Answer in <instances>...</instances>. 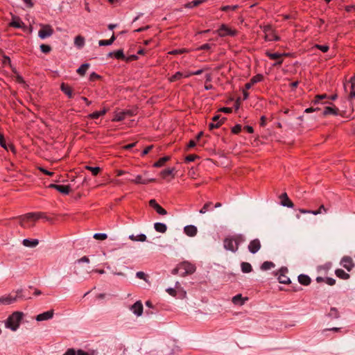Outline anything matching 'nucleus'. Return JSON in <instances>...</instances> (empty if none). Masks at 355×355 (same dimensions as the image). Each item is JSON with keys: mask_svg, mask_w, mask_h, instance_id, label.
<instances>
[{"mask_svg": "<svg viewBox=\"0 0 355 355\" xmlns=\"http://www.w3.org/2000/svg\"><path fill=\"white\" fill-rule=\"evenodd\" d=\"M245 240V236L243 234L228 236L223 241V247L226 250L235 253L238 251L239 245L243 243Z\"/></svg>", "mask_w": 355, "mask_h": 355, "instance_id": "1", "label": "nucleus"}, {"mask_svg": "<svg viewBox=\"0 0 355 355\" xmlns=\"http://www.w3.org/2000/svg\"><path fill=\"white\" fill-rule=\"evenodd\" d=\"M23 315L24 313L19 311H15L12 313L5 322L6 327L10 329L13 331H16L19 327Z\"/></svg>", "mask_w": 355, "mask_h": 355, "instance_id": "2", "label": "nucleus"}, {"mask_svg": "<svg viewBox=\"0 0 355 355\" xmlns=\"http://www.w3.org/2000/svg\"><path fill=\"white\" fill-rule=\"evenodd\" d=\"M42 216L40 213H28L18 217L19 224L24 227H31L33 224L30 223L31 221H35Z\"/></svg>", "mask_w": 355, "mask_h": 355, "instance_id": "3", "label": "nucleus"}, {"mask_svg": "<svg viewBox=\"0 0 355 355\" xmlns=\"http://www.w3.org/2000/svg\"><path fill=\"white\" fill-rule=\"evenodd\" d=\"M40 26L41 29L38 32V36L41 39L51 37L53 34L54 31L49 24H40Z\"/></svg>", "mask_w": 355, "mask_h": 355, "instance_id": "4", "label": "nucleus"}, {"mask_svg": "<svg viewBox=\"0 0 355 355\" xmlns=\"http://www.w3.org/2000/svg\"><path fill=\"white\" fill-rule=\"evenodd\" d=\"M180 267L182 270V276L193 274L196 271V266L189 262L184 261L180 263Z\"/></svg>", "mask_w": 355, "mask_h": 355, "instance_id": "5", "label": "nucleus"}, {"mask_svg": "<svg viewBox=\"0 0 355 355\" xmlns=\"http://www.w3.org/2000/svg\"><path fill=\"white\" fill-rule=\"evenodd\" d=\"M288 270L286 268H282L277 273L278 276V280L281 284H289L291 283L290 278L287 276Z\"/></svg>", "mask_w": 355, "mask_h": 355, "instance_id": "6", "label": "nucleus"}, {"mask_svg": "<svg viewBox=\"0 0 355 355\" xmlns=\"http://www.w3.org/2000/svg\"><path fill=\"white\" fill-rule=\"evenodd\" d=\"M340 265L347 271L352 270L355 266L352 259L348 256H345L342 258Z\"/></svg>", "mask_w": 355, "mask_h": 355, "instance_id": "7", "label": "nucleus"}, {"mask_svg": "<svg viewBox=\"0 0 355 355\" xmlns=\"http://www.w3.org/2000/svg\"><path fill=\"white\" fill-rule=\"evenodd\" d=\"M135 112L133 110H127L123 112H116L113 121H121L123 120L126 116H133Z\"/></svg>", "mask_w": 355, "mask_h": 355, "instance_id": "8", "label": "nucleus"}, {"mask_svg": "<svg viewBox=\"0 0 355 355\" xmlns=\"http://www.w3.org/2000/svg\"><path fill=\"white\" fill-rule=\"evenodd\" d=\"M261 248V244L258 239L252 240L248 245V250L252 254L257 253Z\"/></svg>", "mask_w": 355, "mask_h": 355, "instance_id": "9", "label": "nucleus"}, {"mask_svg": "<svg viewBox=\"0 0 355 355\" xmlns=\"http://www.w3.org/2000/svg\"><path fill=\"white\" fill-rule=\"evenodd\" d=\"M130 310L137 316H141L143 313V305L141 301H137L134 304L130 306Z\"/></svg>", "mask_w": 355, "mask_h": 355, "instance_id": "10", "label": "nucleus"}, {"mask_svg": "<svg viewBox=\"0 0 355 355\" xmlns=\"http://www.w3.org/2000/svg\"><path fill=\"white\" fill-rule=\"evenodd\" d=\"M218 31V34L220 37H225L227 35H232L233 36L236 34L235 31L230 29L225 25H222Z\"/></svg>", "mask_w": 355, "mask_h": 355, "instance_id": "11", "label": "nucleus"}, {"mask_svg": "<svg viewBox=\"0 0 355 355\" xmlns=\"http://www.w3.org/2000/svg\"><path fill=\"white\" fill-rule=\"evenodd\" d=\"M149 205L150 207L154 208L155 211L160 215H166L167 214V211L162 208L159 204L157 203L156 200L152 199L149 201Z\"/></svg>", "mask_w": 355, "mask_h": 355, "instance_id": "12", "label": "nucleus"}, {"mask_svg": "<svg viewBox=\"0 0 355 355\" xmlns=\"http://www.w3.org/2000/svg\"><path fill=\"white\" fill-rule=\"evenodd\" d=\"M54 314L53 310H50L46 312H44L42 313H40L37 315L36 320L37 321H43V320H47L53 318Z\"/></svg>", "mask_w": 355, "mask_h": 355, "instance_id": "13", "label": "nucleus"}, {"mask_svg": "<svg viewBox=\"0 0 355 355\" xmlns=\"http://www.w3.org/2000/svg\"><path fill=\"white\" fill-rule=\"evenodd\" d=\"M280 198L282 199L281 205L284 207H287L289 208H293L294 207V204L292 201L288 198L286 193H284L280 196Z\"/></svg>", "mask_w": 355, "mask_h": 355, "instance_id": "14", "label": "nucleus"}, {"mask_svg": "<svg viewBox=\"0 0 355 355\" xmlns=\"http://www.w3.org/2000/svg\"><path fill=\"white\" fill-rule=\"evenodd\" d=\"M184 232L189 236H194L196 235L198 230L196 226L189 225L184 227Z\"/></svg>", "mask_w": 355, "mask_h": 355, "instance_id": "15", "label": "nucleus"}, {"mask_svg": "<svg viewBox=\"0 0 355 355\" xmlns=\"http://www.w3.org/2000/svg\"><path fill=\"white\" fill-rule=\"evenodd\" d=\"M248 300V297H243L241 294H238L232 297V302L235 305L242 306Z\"/></svg>", "mask_w": 355, "mask_h": 355, "instance_id": "16", "label": "nucleus"}, {"mask_svg": "<svg viewBox=\"0 0 355 355\" xmlns=\"http://www.w3.org/2000/svg\"><path fill=\"white\" fill-rule=\"evenodd\" d=\"M128 180L131 182H133L136 184H146L149 182H154L155 180L154 178L143 180L141 175H137L135 179L128 178Z\"/></svg>", "mask_w": 355, "mask_h": 355, "instance_id": "17", "label": "nucleus"}, {"mask_svg": "<svg viewBox=\"0 0 355 355\" xmlns=\"http://www.w3.org/2000/svg\"><path fill=\"white\" fill-rule=\"evenodd\" d=\"M10 26L15 28H22L24 26V24L21 21L19 17L12 16V21L10 23Z\"/></svg>", "mask_w": 355, "mask_h": 355, "instance_id": "18", "label": "nucleus"}, {"mask_svg": "<svg viewBox=\"0 0 355 355\" xmlns=\"http://www.w3.org/2000/svg\"><path fill=\"white\" fill-rule=\"evenodd\" d=\"M266 55L272 60L279 59L275 64L274 66L280 65L282 63V60H281V57L283 55V54L277 53H269L267 52Z\"/></svg>", "mask_w": 355, "mask_h": 355, "instance_id": "19", "label": "nucleus"}, {"mask_svg": "<svg viewBox=\"0 0 355 355\" xmlns=\"http://www.w3.org/2000/svg\"><path fill=\"white\" fill-rule=\"evenodd\" d=\"M17 300V296L12 297L11 295L4 296L0 297V304H10Z\"/></svg>", "mask_w": 355, "mask_h": 355, "instance_id": "20", "label": "nucleus"}, {"mask_svg": "<svg viewBox=\"0 0 355 355\" xmlns=\"http://www.w3.org/2000/svg\"><path fill=\"white\" fill-rule=\"evenodd\" d=\"M262 79H263V76L261 74H258V75L252 77L250 80V82L245 84V89H249L252 87V85H254L258 82H260Z\"/></svg>", "mask_w": 355, "mask_h": 355, "instance_id": "21", "label": "nucleus"}, {"mask_svg": "<svg viewBox=\"0 0 355 355\" xmlns=\"http://www.w3.org/2000/svg\"><path fill=\"white\" fill-rule=\"evenodd\" d=\"M22 243H23V245L26 247L34 248L38 245L39 241L37 239L31 240L28 239H25L23 240Z\"/></svg>", "mask_w": 355, "mask_h": 355, "instance_id": "22", "label": "nucleus"}, {"mask_svg": "<svg viewBox=\"0 0 355 355\" xmlns=\"http://www.w3.org/2000/svg\"><path fill=\"white\" fill-rule=\"evenodd\" d=\"M60 89L69 98H72V91L70 87L65 83H62L60 85Z\"/></svg>", "mask_w": 355, "mask_h": 355, "instance_id": "23", "label": "nucleus"}, {"mask_svg": "<svg viewBox=\"0 0 355 355\" xmlns=\"http://www.w3.org/2000/svg\"><path fill=\"white\" fill-rule=\"evenodd\" d=\"M155 230L160 233H165L167 230V227L164 223H155L154 224Z\"/></svg>", "mask_w": 355, "mask_h": 355, "instance_id": "24", "label": "nucleus"}, {"mask_svg": "<svg viewBox=\"0 0 355 355\" xmlns=\"http://www.w3.org/2000/svg\"><path fill=\"white\" fill-rule=\"evenodd\" d=\"M64 355H89L87 352L79 349L77 352L73 349H69Z\"/></svg>", "mask_w": 355, "mask_h": 355, "instance_id": "25", "label": "nucleus"}, {"mask_svg": "<svg viewBox=\"0 0 355 355\" xmlns=\"http://www.w3.org/2000/svg\"><path fill=\"white\" fill-rule=\"evenodd\" d=\"M298 281L301 284L307 286L310 284L311 279L306 275H300L298 276Z\"/></svg>", "mask_w": 355, "mask_h": 355, "instance_id": "26", "label": "nucleus"}, {"mask_svg": "<svg viewBox=\"0 0 355 355\" xmlns=\"http://www.w3.org/2000/svg\"><path fill=\"white\" fill-rule=\"evenodd\" d=\"M129 239L133 241H141L144 242L146 240V236L144 234H140L139 235L131 234L129 236Z\"/></svg>", "mask_w": 355, "mask_h": 355, "instance_id": "27", "label": "nucleus"}, {"mask_svg": "<svg viewBox=\"0 0 355 355\" xmlns=\"http://www.w3.org/2000/svg\"><path fill=\"white\" fill-rule=\"evenodd\" d=\"M335 274L338 277H339L342 279H348L349 278V275L348 273L345 272L342 269L336 270Z\"/></svg>", "mask_w": 355, "mask_h": 355, "instance_id": "28", "label": "nucleus"}, {"mask_svg": "<svg viewBox=\"0 0 355 355\" xmlns=\"http://www.w3.org/2000/svg\"><path fill=\"white\" fill-rule=\"evenodd\" d=\"M328 114H334V115H338V110L337 108H334L329 106H327L324 108V110L323 112V115H328Z\"/></svg>", "mask_w": 355, "mask_h": 355, "instance_id": "29", "label": "nucleus"}, {"mask_svg": "<svg viewBox=\"0 0 355 355\" xmlns=\"http://www.w3.org/2000/svg\"><path fill=\"white\" fill-rule=\"evenodd\" d=\"M241 270L244 273L250 272L252 270V267L250 263L248 262H242L241 263Z\"/></svg>", "mask_w": 355, "mask_h": 355, "instance_id": "30", "label": "nucleus"}, {"mask_svg": "<svg viewBox=\"0 0 355 355\" xmlns=\"http://www.w3.org/2000/svg\"><path fill=\"white\" fill-rule=\"evenodd\" d=\"M57 191L62 194L67 195L70 192V186L69 185H58Z\"/></svg>", "mask_w": 355, "mask_h": 355, "instance_id": "31", "label": "nucleus"}, {"mask_svg": "<svg viewBox=\"0 0 355 355\" xmlns=\"http://www.w3.org/2000/svg\"><path fill=\"white\" fill-rule=\"evenodd\" d=\"M74 44L78 48L83 47L85 44L84 37L80 35L76 36L74 40Z\"/></svg>", "mask_w": 355, "mask_h": 355, "instance_id": "32", "label": "nucleus"}, {"mask_svg": "<svg viewBox=\"0 0 355 355\" xmlns=\"http://www.w3.org/2000/svg\"><path fill=\"white\" fill-rule=\"evenodd\" d=\"M205 0H193L191 2H189L184 5L185 8H192L193 7H196L203 3Z\"/></svg>", "mask_w": 355, "mask_h": 355, "instance_id": "33", "label": "nucleus"}, {"mask_svg": "<svg viewBox=\"0 0 355 355\" xmlns=\"http://www.w3.org/2000/svg\"><path fill=\"white\" fill-rule=\"evenodd\" d=\"M275 267V263L272 261H264L261 266V269L262 270H270L271 268H274Z\"/></svg>", "mask_w": 355, "mask_h": 355, "instance_id": "34", "label": "nucleus"}, {"mask_svg": "<svg viewBox=\"0 0 355 355\" xmlns=\"http://www.w3.org/2000/svg\"><path fill=\"white\" fill-rule=\"evenodd\" d=\"M272 31V28L270 25L265 26L263 27V32L265 33V39L268 41H272V39L270 37V33Z\"/></svg>", "mask_w": 355, "mask_h": 355, "instance_id": "35", "label": "nucleus"}, {"mask_svg": "<svg viewBox=\"0 0 355 355\" xmlns=\"http://www.w3.org/2000/svg\"><path fill=\"white\" fill-rule=\"evenodd\" d=\"M116 37L113 34L110 40H100L98 42L99 46H108L111 45L114 41L115 40Z\"/></svg>", "mask_w": 355, "mask_h": 355, "instance_id": "36", "label": "nucleus"}, {"mask_svg": "<svg viewBox=\"0 0 355 355\" xmlns=\"http://www.w3.org/2000/svg\"><path fill=\"white\" fill-rule=\"evenodd\" d=\"M89 64L87 63L82 64L78 69L77 73L80 74V76H84L86 71L89 68Z\"/></svg>", "mask_w": 355, "mask_h": 355, "instance_id": "37", "label": "nucleus"}, {"mask_svg": "<svg viewBox=\"0 0 355 355\" xmlns=\"http://www.w3.org/2000/svg\"><path fill=\"white\" fill-rule=\"evenodd\" d=\"M170 157H168V156H166V157H164L161 159H159L157 162H155L154 164H153V166L155 167H161L164 165V164L167 162L168 160H169Z\"/></svg>", "mask_w": 355, "mask_h": 355, "instance_id": "38", "label": "nucleus"}, {"mask_svg": "<svg viewBox=\"0 0 355 355\" xmlns=\"http://www.w3.org/2000/svg\"><path fill=\"white\" fill-rule=\"evenodd\" d=\"M327 213V209L323 205H321L318 210L311 211V214L313 215H318L322 213Z\"/></svg>", "mask_w": 355, "mask_h": 355, "instance_id": "39", "label": "nucleus"}, {"mask_svg": "<svg viewBox=\"0 0 355 355\" xmlns=\"http://www.w3.org/2000/svg\"><path fill=\"white\" fill-rule=\"evenodd\" d=\"M85 168L91 171L94 175H96L101 171L99 167H92L89 166H86Z\"/></svg>", "mask_w": 355, "mask_h": 355, "instance_id": "40", "label": "nucleus"}, {"mask_svg": "<svg viewBox=\"0 0 355 355\" xmlns=\"http://www.w3.org/2000/svg\"><path fill=\"white\" fill-rule=\"evenodd\" d=\"M114 57L116 58V59H121V60H125V56L123 54V51L122 49H119L117 50L116 51L114 52Z\"/></svg>", "mask_w": 355, "mask_h": 355, "instance_id": "41", "label": "nucleus"}, {"mask_svg": "<svg viewBox=\"0 0 355 355\" xmlns=\"http://www.w3.org/2000/svg\"><path fill=\"white\" fill-rule=\"evenodd\" d=\"M94 238L97 240H105L107 238V235L105 233H96L94 234Z\"/></svg>", "mask_w": 355, "mask_h": 355, "instance_id": "42", "label": "nucleus"}, {"mask_svg": "<svg viewBox=\"0 0 355 355\" xmlns=\"http://www.w3.org/2000/svg\"><path fill=\"white\" fill-rule=\"evenodd\" d=\"M40 48L42 52H43L44 53H48L51 51V47L47 44H42L40 45Z\"/></svg>", "mask_w": 355, "mask_h": 355, "instance_id": "43", "label": "nucleus"}, {"mask_svg": "<svg viewBox=\"0 0 355 355\" xmlns=\"http://www.w3.org/2000/svg\"><path fill=\"white\" fill-rule=\"evenodd\" d=\"M329 315L334 318H338L339 317L338 311L336 308H331Z\"/></svg>", "mask_w": 355, "mask_h": 355, "instance_id": "44", "label": "nucleus"}, {"mask_svg": "<svg viewBox=\"0 0 355 355\" xmlns=\"http://www.w3.org/2000/svg\"><path fill=\"white\" fill-rule=\"evenodd\" d=\"M174 171V168H168L166 170H164L161 172V175L164 178H165L166 176L170 175L173 173Z\"/></svg>", "mask_w": 355, "mask_h": 355, "instance_id": "45", "label": "nucleus"}, {"mask_svg": "<svg viewBox=\"0 0 355 355\" xmlns=\"http://www.w3.org/2000/svg\"><path fill=\"white\" fill-rule=\"evenodd\" d=\"M211 205V202H208L204 205L202 208L199 211L200 214H204L207 212L208 208Z\"/></svg>", "mask_w": 355, "mask_h": 355, "instance_id": "46", "label": "nucleus"}, {"mask_svg": "<svg viewBox=\"0 0 355 355\" xmlns=\"http://www.w3.org/2000/svg\"><path fill=\"white\" fill-rule=\"evenodd\" d=\"M0 146L7 150H8V146L6 144L4 136L2 134H0Z\"/></svg>", "mask_w": 355, "mask_h": 355, "instance_id": "47", "label": "nucleus"}, {"mask_svg": "<svg viewBox=\"0 0 355 355\" xmlns=\"http://www.w3.org/2000/svg\"><path fill=\"white\" fill-rule=\"evenodd\" d=\"M314 47L322 51V52H327L329 50V46L327 45L315 44Z\"/></svg>", "mask_w": 355, "mask_h": 355, "instance_id": "48", "label": "nucleus"}, {"mask_svg": "<svg viewBox=\"0 0 355 355\" xmlns=\"http://www.w3.org/2000/svg\"><path fill=\"white\" fill-rule=\"evenodd\" d=\"M136 277L139 279H144L146 282L148 281L146 275L144 272H141V271L137 272L136 273Z\"/></svg>", "mask_w": 355, "mask_h": 355, "instance_id": "49", "label": "nucleus"}, {"mask_svg": "<svg viewBox=\"0 0 355 355\" xmlns=\"http://www.w3.org/2000/svg\"><path fill=\"white\" fill-rule=\"evenodd\" d=\"M182 77V73L180 72H177L173 76L171 77L170 80L171 82L175 81L176 80L180 79Z\"/></svg>", "mask_w": 355, "mask_h": 355, "instance_id": "50", "label": "nucleus"}, {"mask_svg": "<svg viewBox=\"0 0 355 355\" xmlns=\"http://www.w3.org/2000/svg\"><path fill=\"white\" fill-rule=\"evenodd\" d=\"M223 124V121H218L216 123H211L209 124V128L210 130H213L214 128H217L220 127Z\"/></svg>", "mask_w": 355, "mask_h": 355, "instance_id": "51", "label": "nucleus"}, {"mask_svg": "<svg viewBox=\"0 0 355 355\" xmlns=\"http://www.w3.org/2000/svg\"><path fill=\"white\" fill-rule=\"evenodd\" d=\"M327 97V96L326 94L317 95V96H315V101H313V103H314L315 104H316V103H318L320 101V100L324 99V98H326Z\"/></svg>", "mask_w": 355, "mask_h": 355, "instance_id": "52", "label": "nucleus"}, {"mask_svg": "<svg viewBox=\"0 0 355 355\" xmlns=\"http://www.w3.org/2000/svg\"><path fill=\"white\" fill-rule=\"evenodd\" d=\"M325 283L329 286H334L336 284V280L331 277L325 278Z\"/></svg>", "mask_w": 355, "mask_h": 355, "instance_id": "53", "label": "nucleus"}, {"mask_svg": "<svg viewBox=\"0 0 355 355\" xmlns=\"http://www.w3.org/2000/svg\"><path fill=\"white\" fill-rule=\"evenodd\" d=\"M237 8H238V6H237V5L232 6H225L222 7L221 10H223V11H227V10H236Z\"/></svg>", "mask_w": 355, "mask_h": 355, "instance_id": "54", "label": "nucleus"}, {"mask_svg": "<svg viewBox=\"0 0 355 355\" xmlns=\"http://www.w3.org/2000/svg\"><path fill=\"white\" fill-rule=\"evenodd\" d=\"M197 157H198V156L196 155H189L186 157L185 160L187 162H191L194 161Z\"/></svg>", "mask_w": 355, "mask_h": 355, "instance_id": "55", "label": "nucleus"}, {"mask_svg": "<svg viewBox=\"0 0 355 355\" xmlns=\"http://www.w3.org/2000/svg\"><path fill=\"white\" fill-rule=\"evenodd\" d=\"M241 130V125H236L234 127L232 128V132L234 134H238Z\"/></svg>", "mask_w": 355, "mask_h": 355, "instance_id": "56", "label": "nucleus"}, {"mask_svg": "<svg viewBox=\"0 0 355 355\" xmlns=\"http://www.w3.org/2000/svg\"><path fill=\"white\" fill-rule=\"evenodd\" d=\"M91 119H98V117L101 116L100 115V113L98 112H94L88 116Z\"/></svg>", "mask_w": 355, "mask_h": 355, "instance_id": "57", "label": "nucleus"}, {"mask_svg": "<svg viewBox=\"0 0 355 355\" xmlns=\"http://www.w3.org/2000/svg\"><path fill=\"white\" fill-rule=\"evenodd\" d=\"M38 169L47 175H52L53 174V172L49 171L42 167H38Z\"/></svg>", "mask_w": 355, "mask_h": 355, "instance_id": "58", "label": "nucleus"}, {"mask_svg": "<svg viewBox=\"0 0 355 355\" xmlns=\"http://www.w3.org/2000/svg\"><path fill=\"white\" fill-rule=\"evenodd\" d=\"M180 271L182 272L181 268L180 267V264L178 265L176 268L172 270L171 272L173 275H175L180 272Z\"/></svg>", "mask_w": 355, "mask_h": 355, "instance_id": "59", "label": "nucleus"}, {"mask_svg": "<svg viewBox=\"0 0 355 355\" xmlns=\"http://www.w3.org/2000/svg\"><path fill=\"white\" fill-rule=\"evenodd\" d=\"M99 78H100V76L98 74H96L95 72H93V73H92L90 74L89 80L93 81V80H94L96 79H98Z\"/></svg>", "mask_w": 355, "mask_h": 355, "instance_id": "60", "label": "nucleus"}, {"mask_svg": "<svg viewBox=\"0 0 355 355\" xmlns=\"http://www.w3.org/2000/svg\"><path fill=\"white\" fill-rule=\"evenodd\" d=\"M166 292H167L169 295H172V296H175V295H176V291H175V290L174 288H167V289H166Z\"/></svg>", "mask_w": 355, "mask_h": 355, "instance_id": "61", "label": "nucleus"}, {"mask_svg": "<svg viewBox=\"0 0 355 355\" xmlns=\"http://www.w3.org/2000/svg\"><path fill=\"white\" fill-rule=\"evenodd\" d=\"M153 146H148V147H146L144 151L142 152V155L144 156L146 155H147L149 151L153 148Z\"/></svg>", "mask_w": 355, "mask_h": 355, "instance_id": "62", "label": "nucleus"}, {"mask_svg": "<svg viewBox=\"0 0 355 355\" xmlns=\"http://www.w3.org/2000/svg\"><path fill=\"white\" fill-rule=\"evenodd\" d=\"M137 59V55H131L130 56H128V57H125V60L129 62V61H132V60H135Z\"/></svg>", "mask_w": 355, "mask_h": 355, "instance_id": "63", "label": "nucleus"}, {"mask_svg": "<svg viewBox=\"0 0 355 355\" xmlns=\"http://www.w3.org/2000/svg\"><path fill=\"white\" fill-rule=\"evenodd\" d=\"M354 98L355 99V88H354V89H352V91L350 92V94L349 96V100H353Z\"/></svg>", "mask_w": 355, "mask_h": 355, "instance_id": "64", "label": "nucleus"}]
</instances>
